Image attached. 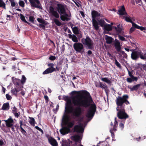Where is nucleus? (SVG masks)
<instances>
[{
    "mask_svg": "<svg viewBox=\"0 0 146 146\" xmlns=\"http://www.w3.org/2000/svg\"><path fill=\"white\" fill-rule=\"evenodd\" d=\"M72 92L74 94H79L72 98V102L74 106H78L74 109L71 106L72 103L69 99L67 101L65 107V112L67 113H72L74 117H80L82 113L81 108L83 107L87 108L90 106L86 116L88 118L92 119L94 116L96 110V107L92 99L90 93L86 90L79 91H74Z\"/></svg>",
    "mask_w": 146,
    "mask_h": 146,
    "instance_id": "f257e3e1",
    "label": "nucleus"
},
{
    "mask_svg": "<svg viewBox=\"0 0 146 146\" xmlns=\"http://www.w3.org/2000/svg\"><path fill=\"white\" fill-rule=\"evenodd\" d=\"M116 110L117 117L120 119L125 120L129 117V115L126 113L125 108L121 106L117 105Z\"/></svg>",
    "mask_w": 146,
    "mask_h": 146,
    "instance_id": "f03ea898",
    "label": "nucleus"
},
{
    "mask_svg": "<svg viewBox=\"0 0 146 146\" xmlns=\"http://www.w3.org/2000/svg\"><path fill=\"white\" fill-rule=\"evenodd\" d=\"M129 96L127 95H124L122 97L118 96L115 100L117 105H118L125 108V104L126 105L129 104V102L127 100Z\"/></svg>",
    "mask_w": 146,
    "mask_h": 146,
    "instance_id": "7ed1b4c3",
    "label": "nucleus"
},
{
    "mask_svg": "<svg viewBox=\"0 0 146 146\" xmlns=\"http://www.w3.org/2000/svg\"><path fill=\"white\" fill-rule=\"evenodd\" d=\"M49 9L50 13L51 15L55 18L53 20V21L55 24L58 26H61L62 25V23L57 19L59 18L60 15L57 11H55L54 8L52 6H50L49 7Z\"/></svg>",
    "mask_w": 146,
    "mask_h": 146,
    "instance_id": "20e7f679",
    "label": "nucleus"
},
{
    "mask_svg": "<svg viewBox=\"0 0 146 146\" xmlns=\"http://www.w3.org/2000/svg\"><path fill=\"white\" fill-rule=\"evenodd\" d=\"M130 51H132L131 57L133 60H136L139 57L142 60H146V53L144 54L141 51H133V50Z\"/></svg>",
    "mask_w": 146,
    "mask_h": 146,
    "instance_id": "39448f33",
    "label": "nucleus"
},
{
    "mask_svg": "<svg viewBox=\"0 0 146 146\" xmlns=\"http://www.w3.org/2000/svg\"><path fill=\"white\" fill-rule=\"evenodd\" d=\"M100 14L97 11L93 10L92 11V24L95 29L97 31L98 30L99 27L98 25V23L96 20L95 18L100 16Z\"/></svg>",
    "mask_w": 146,
    "mask_h": 146,
    "instance_id": "423d86ee",
    "label": "nucleus"
},
{
    "mask_svg": "<svg viewBox=\"0 0 146 146\" xmlns=\"http://www.w3.org/2000/svg\"><path fill=\"white\" fill-rule=\"evenodd\" d=\"M82 42L84 45L87 46L89 49H92L93 48V41L89 36H87L85 39H82Z\"/></svg>",
    "mask_w": 146,
    "mask_h": 146,
    "instance_id": "0eeeda50",
    "label": "nucleus"
},
{
    "mask_svg": "<svg viewBox=\"0 0 146 146\" xmlns=\"http://www.w3.org/2000/svg\"><path fill=\"white\" fill-rule=\"evenodd\" d=\"M73 48L77 52L82 54L84 52L83 45L80 42L75 43L73 44Z\"/></svg>",
    "mask_w": 146,
    "mask_h": 146,
    "instance_id": "6e6552de",
    "label": "nucleus"
},
{
    "mask_svg": "<svg viewBox=\"0 0 146 146\" xmlns=\"http://www.w3.org/2000/svg\"><path fill=\"white\" fill-rule=\"evenodd\" d=\"M47 66L49 67V68L46 69L42 72L43 74H46L52 73L56 71L55 68L54 67V65L53 63H49L48 64Z\"/></svg>",
    "mask_w": 146,
    "mask_h": 146,
    "instance_id": "1a4fd4ad",
    "label": "nucleus"
},
{
    "mask_svg": "<svg viewBox=\"0 0 146 146\" xmlns=\"http://www.w3.org/2000/svg\"><path fill=\"white\" fill-rule=\"evenodd\" d=\"M31 7L42 9L41 4L39 0H29Z\"/></svg>",
    "mask_w": 146,
    "mask_h": 146,
    "instance_id": "9d476101",
    "label": "nucleus"
},
{
    "mask_svg": "<svg viewBox=\"0 0 146 146\" xmlns=\"http://www.w3.org/2000/svg\"><path fill=\"white\" fill-rule=\"evenodd\" d=\"M66 5L62 4H58L57 5V10L58 14L62 15L66 11L65 9Z\"/></svg>",
    "mask_w": 146,
    "mask_h": 146,
    "instance_id": "9b49d317",
    "label": "nucleus"
},
{
    "mask_svg": "<svg viewBox=\"0 0 146 146\" xmlns=\"http://www.w3.org/2000/svg\"><path fill=\"white\" fill-rule=\"evenodd\" d=\"M84 131L82 126L81 124L77 125H75L74 127V132H76L78 133H82Z\"/></svg>",
    "mask_w": 146,
    "mask_h": 146,
    "instance_id": "f8f14e48",
    "label": "nucleus"
},
{
    "mask_svg": "<svg viewBox=\"0 0 146 146\" xmlns=\"http://www.w3.org/2000/svg\"><path fill=\"white\" fill-rule=\"evenodd\" d=\"M117 14L119 15H128L124 5L121 7V8L118 10Z\"/></svg>",
    "mask_w": 146,
    "mask_h": 146,
    "instance_id": "ddd939ff",
    "label": "nucleus"
},
{
    "mask_svg": "<svg viewBox=\"0 0 146 146\" xmlns=\"http://www.w3.org/2000/svg\"><path fill=\"white\" fill-rule=\"evenodd\" d=\"M13 83L17 87L21 88L22 87L21 80L16 78H14L13 80Z\"/></svg>",
    "mask_w": 146,
    "mask_h": 146,
    "instance_id": "4468645a",
    "label": "nucleus"
},
{
    "mask_svg": "<svg viewBox=\"0 0 146 146\" xmlns=\"http://www.w3.org/2000/svg\"><path fill=\"white\" fill-rule=\"evenodd\" d=\"M5 123L7 127H10L13 125L14 121L11 118H8L6 120H4Z\"/></svg>",
    "mask_w": 146,
    "mask_h": 146,
    "instance_id": "2eb2a0df",
    "label": "nucleus"
},
{
    "mask_svg": "<svg viewBox=\"0 0 146 146\" xmlns=\"http://www.w3.org/2000/svg\"><path fill=\"white\" fill-rule=\"evenodd\" d=\"M70 130L69 129L66 127L62 126V128L60 130V131L61 134L64 135L70 132Z\"/></svg>",
    "mask_w": 146,
    "mask_h": 146,
    "instance_id": "dca6fc26",
    "label": "nucleus"
},
{
    "mask_svg": "<svg viewBox=\"0 0 146 146\" xmlns=\"http://www.w3.org/2000/svg\"><path fill=\"white\" fill-rule=\"evenodd\" d=\"M66 113L67 114H64L63 115L62 119V122L65 125L67 124V122H68L69 119V117L68 115V113L66 112Z\"/></svg>",
    "mask_w": 146,
    "mask_h": 146,
    "instance_id": "f3484780",
    "label": "nucleus"
},
{
    "mask_svg": "<svg viewBox=\"0 0 146 146\" xmlns=\"http://www.w3.org/2000/svg\"><path fill=\"white\" fill-rule=\"evenodd\" d=\"M115 41L114 46L115 48L117 51L119 52L121 49L120 43L116 39H115Z\"/></svg>",
    "mask_w": 146,
    "mask_h": 146,
    "instance_id": "a211bd4d",
    "label": "nucleus"
},
{
    "mask_svg": "<svg viewBox=\"0 0 146 146\" xmlns=\"http://www.w3.org/2000/svg\"><path fill=\"white\" fill-rule=\"evenodd\" d=\"M114 28L116 33L117 34H120L121 33L122 30L123 29L122 25L120 24L118 25L117 27H115Z\"/></svg>",
    "mask_w": 146,
    "mask_h": 146,
    "instance_id": "6ab92c4d",
    "label": "nucleus"
},
{
    "mask_svg": "<svg viewBox=\"0 0 146 146\" xmlns=\"http://www.w3.org/2000/svg\"><path fill=\"white\" fill-rule=\"evenodd\" d=\"M68 36L69 38L71 39L75 43H77L78 40L76 36L74 35H72L70 34L68 35Z\"/></svg>",
    "mask_w": 146,
    "mask_h": 146,
    "instance_id": "aec40b11",
    "label": "nucleus"
},
{
    "mask_svg": "<svg viewBox=\"0 0 146 146\" xmlns=\"http://www.w3.org/2000/svg\"><path fill=\"white\" fill-rule=\"evenodd\" d=\"M49 141L52 146H58V143L55 139L52 138L49 139Z\"/></svg>",
    "mask_w": 146,
    "mask_h": 146,
    "instance_id": "412c9836",
    "label": "nucleus"
},
{
    "mask_svg": "<svg viewBox=\"0 0 146 146\" xmlns=\"http://www.w3.org/2000/svg\"><path fill=\"white\" fill-rule=\"evenodd\" d=\"M100 86L99 87L101 88H102L104 89L105 91L107 94H108V87L106 84H104L102 82H100Z\"/></svg>",
    "mask_w": 146,
    "mask_h": 146,
    "instance_id": "4be33fe9",
    "label": "nucleus"
},
{
    "mask_svg": "<svg viewBox=\"0 0 146 146\" xmlns=\"http://www.w3.org/2000/svg\"><path fill=\"white\" fill-rule=\"evenodd\" d=\"M141 84H138L133 86L132 87H129L131 91H137L139 88Z\"/></svg>",
    "mask_w": 146,
    "mask_h": 146,
    "instance_id": "5701e85b",
    "label": "nucleus"
},
{
    "mask_svg": "<svg viewBox=\"0 0 146 146\" xmlns=\"http://www.w3.org/2000/svg\"><path fill=\"white\" fill-rule=\"evenodd\" d=\"M9 109V105L8 102L4 104L2 108V109L3 110H7Z\"/></svg>",
    "mask_w": 146,
    "mask_h": 146,
    "instance_id": "b1692460",
    "label": "nucleus"
},
{
    "mask_svg": "<svg viewBox=\"0 0 146 146\" xmlns=\"http://www.w3.org/2000/svg\"><path fill=\"white\" fill-rule=\"evenodd\" d=\"M138 80V78H133L131 77L127 78L126 79V81L129 83H131L134 81H137Z\"/></svg>",
    "mask_w": 146,
    "mask_h": 146,
    "instance_id": "393cba45",
    "label": "nucleus"
},
{
    "mask_svg": "<svg viewBox=\"0 0 146 146\" xmlns=\"http://www.w3.org/2000/svg\"><path fill=\"white\" fill-rule=\"evenodd\" d=\"M122 19H124L127 22L131 23V24L133 23V22L131 20V18L128 15L126 16V17L123 16Z\"/></svg>",
    "mask_w": 146,
    "mask_h": 146,
    "instance_id": "a878e982",
    "label": "nucleus"
},
{
    "mask_svg": "<svg viewBox=\"0 0 146 146\" xmlns=\"http://www.w3.org/2000/svg\"><path fill=\"white\" fill-rule=\"evenodd\" d=\"M19 123L20 124V127L21 132L22 134L25 135V133H26V131L22 127V126L23 125V121H22L20 120Z\"/></svg>",
    "mask_w": 146,
    "mask_h": 146,
    "instance_id": "bb28decb",
    "label": "nucleus"
},
{
    "mask_svg": "<svg viewBox=\"0 0 146 146\" xmlns=\"http://www.w3.org/2000/svg\"><path fill=\"white\" fill-rule=\"evenodd\" d=\"M60 18L61 20L63 21H68L70 20V18L69 17H66L63 15H60Z\"/></svg>",
    "mask_w": 146,
    "mask_h": 146,
    "instance_id": "cd10ccee",
    "label": "nucleus"
},
{
    "mask_svg": "<svg viewBox=\"0 0 146 146\" xmlns=\"http://www.w3.org/2000/svg\"><path fill=\"white\" fill-rule=\"evenodd\" d=\"M21 88H18V87L15 88L14 89H12L11 90V92L14 94L16 95L18 92Z\"/></svg>",
    "mask_w": 146,
    "mask_h": 146,
    "instance_id": "c85d7f7f",
    "label": "nucleus"
},
{
    "mask_svg": "<svg viewBox=\"0 0 146 146\" xmlns=\"http://www.w3.org/2000/svg\"><path fill=\"white\" fill-rule=\"evenodd\" d=\"M74 124V121L68 123L67 122V124L66 125H67V127H66L69 129H70V128H72Z\"/></svg>",
    "mask_w": 146,
    "mask_h": 146,
    "instance_id": "c756f323",
    "label": "nucleus"
},
{
    "mask_svg": "<svg viewBox=\"0 0 146 146\" xmlns=\"http://www.w3.org/2000/svg\"><path fill=\"white\" fill-rule=\"evenodd\" d=\"M106 39V43L108 44H110L111 43L113 39L111 37L108 36Z\"/></svg>",
    "mask_w": 146,
    "mask_h": 146,
    "instance_id": "7c9ffc66",
    "label": "nucleus"
},
{
    "mask_svg": "<svg viewBox=\"0 0 146 146\" xmlns=\"http://www.w3.org/2000/svg\"><path fill=\"white\" fill-rule=\"evenodd\" d=\"M104 28L105 30L108 31H111L112 29L111 26L109 24H107L105 25Z\"/></svg>",
    "mask_w": 146,
    "mask_h": 146,
    "instance_id": "2f4dec72",
    "label": "nucleus"
},
{
    "mask_svg": "<svg viewBox=\"0 0 146 146\" xmlns=\"http://www.w3.org/2000/svg\"><path fill=\"white\" fill-rule=\"evenodd\" d=\"M117 130V127H113V128H111L110 130V132L111 134V136L112 138H113L114 137L115 135L114 132H113V131H115Z\"/></svg>",
    "mask_w": 146,
    "mask_h": 146,
    "instance_id": "473e14b6",
    "label": "nucleus"
},
{
    "mask_svg": "<svg viewBox=\"0 0 146 146\" xmlns=\"http://www.w3.org/2000/svg\"><path fill=\"white\" fill-rule=\"evenodd\" d=\"M80 137L78 135H76L72 137V139L76 142H78L80 139Z\"/></svg>",
    "mask_w": 146,
    "mask_h": 146,
    "instance_id": "72a5a7b5",
    "label": "nucleus"
},
{
    "mask_svg": "<svg viewBox=\"0 0 146 146\" xmlns=\"http://www.w3.org/2000/svg\"><path fill=\"white\" fill-rule=\"evenodd\" d=\"M29 118L30 119V120L29 121V123L30 124L33 126L35 125V121L33 117H29Z\"/></svg>",
    "mask_w": 146,
    "mask_h": 146,
    "instance_id": "f704fd0d",
    "label": "nucleus"
},
{
    "mask_svg": "<svg viewBox=\"0 0 146 146\" xmlns=\"http://www.w3.org/2000/svg\"><path fill=\"white\" fill-rule=\"evenodd\" d=\"M72 31L73 33L75 35H78L79 34L78 28L76 27H74L72 28Z\"/></svg>",
    "mask_w": 146,
    "mask_h": 146,
    "instance_id": "c9c22d12",
    "label": "nucleus"
},
{
    "mask_svg": "<svg viewBox=\"0 0 146 146\" xmlns=\"http://www.w3.org/2000/svg\"><path fill=\"white\" fill-rule=\"evenodd\" d=\"M101 80L108 84H110L111 83V81L110 80H109L107 78H102L101 79Z\"/></svg>",
    "mask_w": 146,
    "mask_h": 146,
    "instance_id": "e433bc0d",
    "label": "nucleus"
},
{
    "mask_svg": "<svg viewBox=\"0 0 146 146\" xmlns=\"http://www.w3.org/2000/svg\"><path fill=\"white\" fill-rule=\"evenodd\" d=\"M120 53L119 54V55L123 58H127V54L123 51H120Z\"/></svg>",
    "mask_w": 146,
    "mask_h": 146,
    "instance_id": "4c0bfd02",
    "label": "nucleus"
},
{
    "mask_svg": "<svg viewBox=\"0 0 146 146\" xmlns=\"http://www.w3.org/2000/svg\"><path fill=\"white\" fill-rule=\"evenodd\" d=\"M98 25L99 24L100 26L102 27L104 26L105 21L103 19H100L98 20Z\"/></svg>",
    "mask_w": 146,
    "mask_h": 146,
    "instance_id": "58836bf2",
    "label": "nucleus"
},
{
    "mask_svg": "<svg viewBox=\"0 0 146 146\" xmlns=\"http://www.w3.org/2000/svg\"><path fill=\"white\" fill-rule=\"evenodd\" d=\"M0 7L6 9V5L3 0H0Z\"/></svg>",
    "mask_w": 146,
    "mask_h": 146,
    "instance_id": "ea45409f",
    "label": "nucleus"
},
{
    "mask_svg": "<svg viewBox=\"0 0 146 146\" xmlns=\"http://www.w3.org/2000/svg\"><path fill=\"white\" fill-rule=\"evenodd\" d=\"M37 21L38 22L42 24L46 25L45 21L42 19L38 18L37 19Z\"/></svg>",
    "mask_w": 146,
    "mask_h": 146,
    "instance_id": "a19ab883",
    "label": "nucleus"
},
{
    "mask_svg": "<svg viewBox=\"0 0 146 146\" xmlns=\"http://www.w3.org/2000/svg\"><path fill=\"white\" fill-rule=\"evenodd\" d=\"M11 3V5L12 7H14L15 6H18V4L17 3H15L14 0H10L9 1Z\"/></svg>",
    "mask_w": 146,
    "mask_h": 146,
    "instance_id": "79ce46f5",
    "label": "nucleus"
},
{
    "mask_svg": "<svg viewBox=\"0 0 146 146\" xmlns=\"http://www.w3.org/2000/svg\"><path fill=\"white\" fill-rule=\"evenodd\" d=\"M115 64L117 66V67L119 68V69L121 68V66L120 64V63L118 62L116 59L115 58Z\"/></svg>",
    "mask_w": 146,
    "mask_h": 146,
    "instance_id": "37998d69",
    "label": "nucleus"
},
{
    "mask_svg": "<svg viewBox=\"0 0 146 146\" xmlns=\"http://www.w3.org/2000/svg\"><path fill=\"white\" fill-rule=\"evenodd\" d=\"M20 19L22 21L25 23H27V21L25 19V16L23 15L22 14H20Z\"/></svg>",
    "mask_w": 146,
    "mask_h": 146,
    "instance_id": "c03bdc74",
    "label": "nucleus"
},
{
    "mask_svg": "<svg viewBox=\"0 0 146 146\" xmlns=\"http://www.w3.org/2000/svg\"><path fill=\"white\" fill-rule=\"evenodd\" d=\"M26 78L24 75L22 76V80H21V84H23L25 82Z\"/></svg>",
    "mask_w": 146,
    "mask_h": 146,
    "instance_id": "a18cd8bd",
    "label": "nucleus"
},
{
    "mask_svg": "<svg viewBox=\"0 0 146 146\" xmlns=\"http://www.w3.org/2000/svg\"><path fill=\"white\" fill-rule=\"evenodd\" d=\"M127 71L128 72V74L131 78H137V77H135L133 75V72H132L130 71L129 70L127 69Z\"/></svg>",
    "mask_w": 146,
    "mask_h": 146,
    "instance_id": "49530a36",
    "label": "nucleus"
},
{
    "mask_svg": "<svg viewBox=\"0 0 146 146\" xmlns=\"http://www.w3.org/2000/svg\"><path fill=\"white\" fill-rule=\"evenodd\" d=\"M35 20L34 17L32 16L29 17V21L33 23H34V21Z\"/></svg>",
    "mask_w": 146,
    "mask_h": 146,
    "instance_id": "de8ad7c7",
    "label": "nucleus"
},
{
    "mask_svg": "<svg viewBox=\"0 0 146 146\" xmlns=\"http://www.w3.org/2000/svg\"><path fill=\"white\" fill-rule=\"evenodd\" d=\"M19 5L22 7H23L25 6V3L23 1L20 0L19 2Z\"/></svg>",
    "mask_w": 146,
    "mask_h": 146,
    "instance_id": "09e8293b",
    "label": "nucleus"
},
{
    "mask_svg": "<svg viewBox=\"0 0 146 146\" xmlns=\"http://www.w3.org/2000/svg\"><path fill=\"white\" fill-rule=\"evenodd\" d=\"M132 26L134 28V29H139L140 26L137 25V24L135 23L134 22H133V23H132Z\"/></svg>",
    "mask_w": 146,
    "mask_h": 146,
    "instance_id": "8fccbe9b",
    "label": "nucleus"
},
{
    "mask_svg": "<svg viewBox=\"0 0 146 146\" xmlns=\"http://www.w3.org/2000/svg\"><path fill=\"white\" fill-rule=\"evenodd\" d=\"M115 120V122L114 124L113 125V127H117L118 125V123H117V118L116 117H115L114 119Z\"/></svg>",
    "mask_w": 146,
    "mask_h": 146,
    "instance_id": "3c124183",
    "label": "nucleus"
},
{
    "mask_svg": "<svg viewBox=\"0 0 146 146\" xmlns=\"http://www.w3.org/2000/svg\"><path fill=\"white\" fill-rule=\"evenodd\" d=\"M125 120L123 121V123L121 122L119 124V126L121 128V129H122L124 127V123H125Z\"/></svg>",
    "mask_w": 146,
    "mask_h": 146,
    "instance_id": "603ef678",
    "label": "nucleus"
},
{
    "mask_svg": "<svg viewBox=\"0 0 146 146\" xmlns=\"http://www.w3.org/2000/svg\"><path fill=\"white\" fill-rule=\"evenodd\" d=\"M65 101L69 100L70 99L69 97L68 96H63V98Z\"/></svg>",
    "mask_w": 146,
    "mask_h": 146,
    "instance_id": "864d4df0",
    "label": "nucleus"
},
{
    "mask_svg": "<svg viewBox=\"0 0 146 146\" xmlns=\"http://www.w3.org/2000/svg\"><path fill=\"white\" fill-rule=\"evenodd\" d=\"M35 128L41 132L42 134L44 132L43 130L40 127H39L38 126H36L35 127Z\"/></svg>",
    "mask_w": 146,
    "mask_h": 146,
    "instance_id": "5fc2aeb1",
    "label": "nucleus"
},
{
    "mask_svg": "<svg viewBox=\"0 0 146 146\" xmlns=\"http://www.w3.org/2000/svg\"><path fill=\"white\" fill-rule=\"evenodd\" d=\"M118 37L119 39L121 41H125V38L121 36L120 35H119L118 36Z\"/></svg>",
    "mask_w": 146,
    "mask_h": 146,
    "instance_id": "6e6d98bb",
    "label": "nucleus"
},
{
    "mask_svg": "<svg viewBox=\"0 0 146 146\" xmlns=\"http://www.w3.org/2000/svg\"><path fill=\"white\" fill-rule=\"evenodd\" d=\"M45 25L43 24H40L38 25V26L40 28H41L45 30Z\"/></svg>",
    "mask_w": 146,
    "mask_h": 146,
    "instance_id": "4d7b16f0",
    "label": "nucleus"
},
{
    "mask_svg": "<svg viewBox=\"0 0 146 146\" xmlns=\"http://www.w3.org/2000/svg\"><path fill=\"white\" fill-rule=\"evenodd\" d=\"M6 98L8 100H10L11 99L12 97L11 96L8 94H7L6 95Z\"/></svg>",
    "mask_w": 146,
    "mask_h": 146,
    "instance_id": "13d9d810",
    "label": "nucleus"
},
{
    "mask_svg": "<svg viewBox=\"0 0 146 146\" xmlns=\"http://www.w3.org/2000/svg\"><path fill=\"white\" fill-rule=\"evenodd\" d=\"M56 59V57L54 56H51L49 57V59L51 60H54Z\"/></svg>",
    "mask_w": 146,
    "mask_h": 146,
    "instance_id": "bf43d9fd",
    "label": "nucleus"
},
{
    "mask_svg": "<svg viewBox=\"0 0 146 146\" xmlns=\"http://www.w3.org/2000/svg\"><path fill=\"white\" fill-rule=\"evenodd\" d=\"M135 30V29L132 26V27L129 30L130 33H131L133 32Z\"/></svg>",
    "mask_w": 146,
    "mask_h": 146,
    "instance_id": "052dcab7",
    "label": "nucleus"
},
{
    "mask_svg": "<svg viewBox=\"0 0 146 146\" xmlns=\"http://www.w3.org/2000/svg\"><path fill=\"white\" fill-rule=\"evenodd\" d=\"M139 29L141 31L145 30L146 29L145 27H144L142 26H139Z\"/></svg>",
    "mask_w": 146,
    "mask_h": 146,
    "instance_id": "680f3d73",
    "label": "nucleus"
},
{
    "mask_svg": "<svg viewBox=\"0 0 146 146\" xmlns=\"http://www.w3.org/2000/svg\"><path fill=\"white\" fill-rule=\"evenodd\" d=\"M44 98L46 100V102H48V96H44Z\"/></svg>",
    "mask_w": 146,
    "mask_h": 146,
    "instance_id": "e2e57ef3",
    "label": "nucleus"
},
{
    "mask_svg": "<svg viewBox=\"0 0 146 146\" xmlns=\"http://www.w3.org/2000/svg\"><path fill=\"white\" fill-rule=\"evenodd\" d=\"M63 144L64 145L66 146H67L68 145V143L66 141H63Z\"/></svg>",
    "mask_w": 146,
    "mask_h": 146,
    "instance_id": "0e129e2a",
    "label": "nucleus"
},
{
    "mask_svg": "<svg viewBox=\"0 0 146 146\" xmlns=\"http://www.w3.org/2000/svg\"><path fill=\"white\" fill-rule=\"evenodd\" d=\"M141 68L143 70H146V65L145 64H143L141 66Z\"/></svg>",
    "mask_w": 146,
    "mask_h": 146,
    "instance_id": "69168bd1",
    "label": "nucleus"
},
{
    "mask_svg": "<svg viewBox=\"0 0 146 146\" xmlns=\"http://www.w3.org/2000/svg\"><path fill=\"white\" fill-rule=\"evenodd\" d=\"M62 15H64L66 17H68V15L66 13V11H65V12H64L63 13H62Z\"/></svg>",
    "mask_w": 146,
    "mask_h": 146,
    "instance_id": "338daca9",
    "label": "nucleus"
},
{
    "mask_svg": "<svg viewBox=\"0 0 146 146\" xmlns=\"http://www.w3.org/2000/svg\"><path fill=\"white\" fill-rule=\"evenodd\" d=\"M80 13L81 15L83 17H85V15H84V13L83 11H80Z\"/></svg>",
    "mask_w": 146,
    "mask_h": 146,
    "instance_id": "774afa93",
    "label": "nucleus"
}]
</instances>
